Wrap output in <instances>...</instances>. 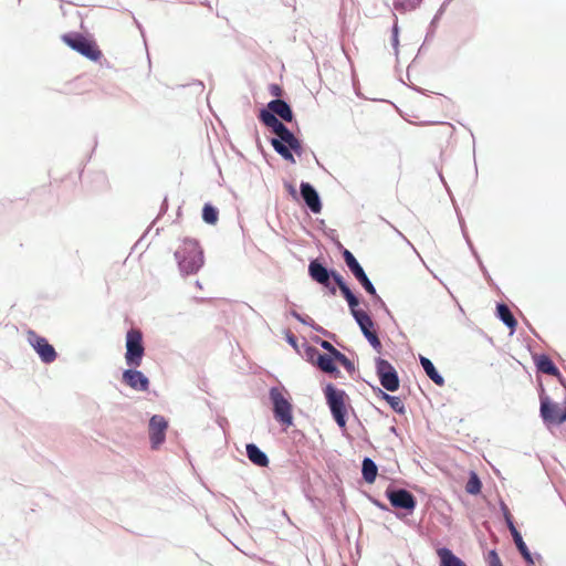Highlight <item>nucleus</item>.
Listing matches in <instances>:
<instances>
[{
	"label": "nucleus",
	"instance_id": "1",
	"mask_svg": "<svg viewBox=\"0 0 566 566\" xmlns=\"http://www.w3.org/2000/svg\"><path fill=\"white\" fill-rule=\"evenodd\" d=\"M175 258L182 275L193 274L203 265V252L198 242L192 239H186L182 242L176 250Z\"/></svg>",
	"mask_w": 566,
	"mask_h": 566
},
{
	"label": "nucleus",
	"instance_id": "2",
	"mask_svg": "<svg viewBox=\"0 0 566 566\" xmlns=\"http://www.w3.org/2000/svg\"><path fill=\"white\" fill-rule=\"evenodd\" d=\"M324 395L326 399V403L331 410V413L338 424L339 428L344 429L346 427V415L347 409L345 405V399L347 397L346 392L342 389L336 388L332 384H327L324 388Z\"/></svg>",
	"mask_w": 566,
	"mask_h": 566
},
{
	"label": "nucleus",
	"instance_id": "3",
	"mask_svg": "<svg viewBox=\"0 0 566 566\" xmlns=\"http://www.w3.org/2000/svg\"><path fill=\"white\" fill-rule=\"evenodd\" d=\"M62 41L72 50L76 51L86 59L97 62L103 53L95 41L87 39L81 33H66L62 35Z\"/></svg>",
	"mask_w": 566,
	"mask_h": 566
},
{
	"label": "nucleus",
	"instance_id": "4",
	"mask_svg": "<svg viewBox=\"0 0 566 566\" xmlns=\"http://www.w3.org/2000/svg\"><path fill=\"white\" fill-rule=\"evenodd\" d=\"M284 391V388L272 387L269 390V398L275 420L284 426H291L293 423L292 405Z\"/></svg>",
	"mask_w": 566,
	"mask_h": 566
},
{
	"label": "nucleus",
	"instance_id": "5",
	"mask_svg": "<svg viewBox=\"0 0 566 566\" xmlns=\"http://www.w3.org/2000/svg\"><path fill=\"white\" fill-rule=\"evenodd\" d=\"M144 355L143 334L139 329L130 328L126 334V364L129 367L137 368L142 365Z\"/></svg>",
	"mask_w": 566,
	"mask_h": 566
},
{
	"label": "nucleus",
	"instance_id": "6",
	"mask_svg": "<svg viewBox=\"0 0 566 566\" xmlns=\"http://www.w3.org/2000/svg\"><path fill=\"white\" fill-rule=\"evenodd\" d=\"M343 258L344 261L348 268V270L352 272V274L355 276V279L359 282V284L363 286V289L370 295V296H377V291L373 284V282L367 276L365 270L359 264L355 255L347 249H344L343 251Z\"/></svg>",
	"mask_w": 566,
	"mask_h": 566
},
{
	"label": "nucleus",
	"instance_id": "7",
	"mask_svg": "<svg viewBox=\"0 0 566 566\" xmlns=\"http://www.w3.org/2000/svg\"><path fill=\"white\" fill-rule=\"evenodd\" d=\"M376 373L380 385L388 391H396L399 388V377L394 366L386 359H376Z\"/></svg>",
	"mask_w": 566,
	"mask_h": 566
},
{
	"label": "nucleus",
	"instance_id": "8",
	"mask_svg": "<svg viewBox=\"0 0 566 566\" xmlns=\"http://www.w3.org/2000/svg\"><path fill=\"white\" fill-rule=\"evenodd\" d=\"M260 119L262 123L274 133L280 140L272 138L271 142H297L294 135L279 120L274 114L268 111H261Z\"/></svg>",
	"mask_w": 566,
	"mask_h": 566
},
{
	"label": "nucleus",
	"instance_id": "9",
	"mask_svg": "<svg viewBox=\"0 0 566 566\" xmlns=\"http://www.w3.org/2000/svg\"><path fill=\"white\" fill-rule=\"evenodd\" d=\"M28 339L44 364H51L56 359L57 354L54 347L44 337L34 332H29Z\"/></svg>",
	"mask_w": 566,
	"mask_h": 566
},
{
	"label": "nucleus",
	"instance_id": "10",
	"mask_svg": "<svg viewBox=\"0 0 566 566\" xmlns=\"http://www.w3.org/2000/svg\"><path fill=\"white\" fill-rule=\"evenodd\" d=\"M168 421L160 415H154L148 424L149 440L153 449H158L166 439Z\"/></svg>",
	"mask_w": 566,
	"mask_h": 566
},
{
	"label": "nucleus",
	"instance_id": "11",
	"mask_svg": "<svg viewBox=\"0 0 566 566\" xmlns=\"http://www.w3.org/2000/svg\"><path fill=\"white\" fill-rule=\"evenodd\" d=\"M333 270L327 269L317 259L308 264V275L316 283L327 287L332 294L336 293V287L331 285Z\"/></svg>",
	"mask_w": 566,
	"mask_h": 566
},
{
	"label": "nucleus",
	"instance_id": "12",
	"mask_svg": "<svg viewBox=\"0 0 566 566\" xmlns=\"http://www.w3.org/2000/svg\"><path fill=\"white\" fill-rule=\"evenodd\" d=\"M386 496L390 504L396 509H402L411 512L415 510L417 504L415 496L405 489H388L386 491Z\"/></svg>",
	"mask_w": 566,
	"mask_h": 566
},
{
	"label": "nucleus",
	"instance_id": "13",
	"mask_svg": "<svg viewBox=\"0 0 566 566\" xmlns=\"http://www.w3.org/2000/svg\"><path fill=\"white\" fill-rule=\"evenodd\" d=\"M354 318L359 326L363 335L366 337V339L369 342V344L376 349L379 350L381 348L380 339L375 332L374 327L375 324L370 316L366 313H354Z\"/></svg>",
	"mask_w": 566,
	"mask_h": 566
},
{
	"label": "nucleus",
	"instance_id": "14",
	"mask_svg": "<svg viewBox=\"0 0 566 566\" xmlns=\"http://www.w3.org/2000/svg\"><path fill=\"white\" fill-rule=\"evenodd\" d=\"M300 195L306 207L311 210V212L319 213L322 211L321 197L317 190L310 182H301Z\"/></svg>",
	"mask_w": 566,
	"mask_h": 566
},
{
	"label": "nucleus",
	"instance_id": "15",
	"mask_svg": "<svg viewBox=\"0 0 566 566\" xmlns=\"http://www.w3.org/2000/svg\"><path fill=\"white\" fill-rule=\"evenodd\" d=\"M123 381L136 391H147L149 379L134 367L123 371Z\"/></svg>",
	"mask_w": 566,
	"mask_h": 566
},
{
	"label": "nucleus",
	"instance_id": "16",
	"mask_svg": "<svg viewBox=\"0 0 566 566\" xmlns=\"http://www.w3.org/2000/svg\"><path fill=\"white\" fill-rule=\"evenodd\" d=\"M541 417L543 421L547 424H555L554 418H556L560 411V407L553 402L548 396H541Z\"/></svg>",
	"mask_w": 566,
	"mask_h": 566
},
{
	"label": "nucleus",
	"instance_id": "17",
	"mask_svg": "<svg viewBox=\"0 0 566 566\" xmlns=\"http://www.w3.org/2000/svg\"><path fill=\"white\" fill-rule=\"evenodd\" d=\"M535 364L538 371L557 377L560 384L566 388V384L562 379V375L558 368L554 365L553 360L548 356H538L535 360Z\"/></svg>",
	"mask_w": 566,
	"mask_h": 566
},
{
	"label": "nucleus",
	"instance_id": "18",
	"mask_svg": "<svg viewBox=\"0 0 566 566\" xmlns=\"http://www.w3.org/2000/svg\"><path fill=\"white\" fill-rule=\"evenodd\" d=\"M266 111L274 114V116H280L283 120H286V122H291L293 118V113H292L290 105L281 98L271 101L268 104Z\"/></svg>",
	"mask_w": 566,
	"mask_h": 566
},
{
	"label": "nucleus",
	"instance_id": "19",
	"mask_svg": "<svg viewBox=\"0 0 566 566\" xmlns=\"http://www.w3.org/2000/svg\"><path fill=\"white\" fill-rule=\"evenodd\" d=\"M247 457L255 465L265 468L269 464L268 455L254 443H248Z\"/></svg>",
	"mask_w": 566,
	"mask_h": 566
},
{
	"label": "nucleus",
	"instance_id": "20",
	"mask_svg": "<svg viewBox=\"0 0 566 566\" xmlns=\"http://www.w3.org/2000/svg\"><path fill=\"white\" fill-rule=\"evenodd\" d=\"M437 555L440 559L439 566H468L460 557H458L448 547L438 548Z\"/></svg>",
	"mask_w": 566,
	"mask_h": 566
},
{
	"label": "nucleus",
	"instance_id": "21",
	"mask_svg": "<svg viewBox=\"0 0 566 566\" xmlns=\"http://www.w3.org/2000/svg\"><path fill=\"white\" fill-rule=\"evenodd\" d=\"M419 363L430 380H432L438 386L444 385V378L439 374L433 363L429 358L419 355Z\"/></svg>",
	"mask_w": 566,
	"mask_h": 566
},
{
	"label": "nucleus",
	"instance_id": "22",
	"mask_svg": "<svg viewBox=\"0 0 566 566\" xmlns=\"http://www.w3.org/2000/svg\"><path fill=\"white\" fill-rule=\"evenodd\" d=\"M511 535L513 537V541L516 545L517 551L520 552L522 557L525 559V562L528 564H533L534 560H533L532 554H531L530 549L527 548L525 542L523 541L521 533L517 531V528L515 526L511 527Z\"/></svg>",
	"mask_w": 566,
	"mask_h": 566
},
{
	"label": "nucleus",
	"instance_id": "23",
	"mask_svg": "<svg viewBox=\"0 0 566 566\" xmlns=\"http://www.w3.org/2000/svg\"><path fill=\"white\" fill-rule=\"evenodd\" d=\"M275 151L280 154L284 159L294 163L292 151L300 154L302 151V144H271Z\"/></svg>",
	"mask_w": 566,
	"mask_h": 566
},
{
	"label": "nucleus",
	"instance_id": "24",
	"mask_svg": "<svg viewBox=\"0 0 566 566\" xmlns=\"http://www.w3.org/2000/svg\"><path fill=\"white\" fill-rule=\"evenodd\" d=\"M497 317L506 325L509 328L514 329L516 327V319L513 316L509 306L504 303H499L496 306Z\"/></svg>",
	"mask_w": 566,
	"mask_h": 566
},
{
	"label": "nucleus",
	"instance_id": "25",
	"mask_svg": "<svg viewBox=\"0 0 566 566\" xmlns=\"http://www.w3.org/2000/svg\"><path fill=\"white\" fill-rule=\"evenodd\" d=\"M377 472H378V468H377L376 463L374 462V460H371L370 458H365L361 463L363 479L367 483H373L376 480Z\"/></svg>",
	"mask_w": 566,
	"mask_h": 566
},
{
	"label": "nucleus",
	"instance_id": "26",
	"mask_svg": "<svg viewBox=\"0 0 566 566\" xmlns=\"http://www.w3.org/2000/svg\"><path fill=\"white\" fill-rule=\"evenodd\" d=\"M316 364L319 369L327 374H339L338 368L336 367L333 358L327 356V354H317Z\"/></svg>",
	"mask_w": 566,
	"mask_h": 566
},
{
	"label": "nucleus",
	"instance_id": "27",
	"mask_svg": "<svg viewBox=\"0 0 566 566\" xmlns=\"http://www.w3.org/2000/svg\"><path fill=\"white\" fill-rule=\"evenodd\" d=\"M459 220H460V226H461L462 234H463V237H464V239H465V241H467V243H468V245H469V248H470V250H471L472 254H473V255H474V258L476 259V261H478V263H479V266H480V269H481L482 273L484 274V276L486 277V280L491 283V282H492V279H491V276H490V274H489L488 270L485 269V266H484L483 262L481 261V259H480V256H479L478 252L475 251V249H474V247H473V244H472V242H471V240H470V238H469V235H468V233H467V231H465V224H464V221L462 220V218H459Z\"/></svg>",
	"mask_w": 566,
	"mask_h": 566
},
{
	"label": "nucleus",
	"instance_id": "28",
	"mask_svg": "<svg viewBox=\"0 0 566 566\" xmlns=\"http://www.w3.org/2000/svg\"><path fill=\"white\" fill-rule=\"evenodd\" d=\"M381 398L385 399L389 406L399 415H403L406 412V408L403 402L399 397L391 396L382 390H380Z\"/></svg>",
	"mask_w": 566,
	"mask_h": 566
},
{
	"label": "nucleus",
	"instance_id": "29",
	"mask_svg": "<svg viewBox=\"0 0 566 566\" xmlns=\"http://www.w3.org/2000/svg\"><path fill=\"white\" fill-rule=\"evenodd\" d=\"M218 210L210 203H206L202 209V219L208 224H214L218 221Z\"/></svg>",
	"mask_w": 566,
	"mask_h": 566
},
{
	"label": "nucleus",
	"instance_id": "30",
	"mask_svg": "<svg viewBox=\"0 0 566 566\" xmlns=\"http://www.w3.org/2000/svg\"><path fill=\"white\" fill-rule=\"evenodd\" d=\"M482 483L475 472H471L470 478L465 485V491L469 494H478L481 492Z\"/></svg>",
	"mask_w": 566,
	"mask_h": 566
},
{
	"label": "nucleus",
	"instance_id": "31",
	"mask_svg": "<svg viewBox=\"0 0 566 566\" xmlns=\"http://www.w3.org/2000/svg\"><path fill=\"white\" fill-rule=\"evenodd\" d=\"M421 0H395V7L402 8L405 10H411L415 9Z\"/></svg>",
	"mask_w": 566,
	"mask_h": 566
},
{
	"label": "nucleus",
	"instance_id": "32",
	"mask_svg": "<svg viewBox=\"0 0 566 566\" xmlns=\"http://www.w3.org/2000/svg\"><path fill=\"white\" fill-rule=\"evenodd\" d=\"M345 300L349 306V310H350V313L353 316H354V313H363L364 312L363 310L357 308V306L359 304V300L357 298V296L355 294L350 295L348 298H345Z\"/></svg>",
	"mask_w": 566,
	"mask_h": 566
},
{
	"label": "nucleus",
	"instance_id": "33",
	"mask_svg": "<svg viewBox=\"0 0 566 566\" xmlns=\"http://www.w3.org/2000/svg\"><path fill=\"white\" fill-rule=\"evenodd\" d=\"M500 506H501V511L503 513L504 520L506 522V525H507L509 530L511 531V527L515 526V525H514L512 515L510 513V510L504 502H501Z\"/></svg>",
	"mask_w": 566,
	"mask_h": 566
},
{
	"label": "nucleus",
	"instance_id": "34",
	"mask_svg": "<svg viewBox=\"0 0 566 566\" xmlns=\"http://www.w3.org/2000/svg\"><path fill=\"white\" fill-rule=\"evenodd\" d=\"M489 564L490 566H503L497 553L494 549L489 552Z\"/></svg>",
	"mask_w": 566,
	"mask_h": 566
},
{
	"label": "nucleus",
	"instance_id": "35",
	"mask_svg": "<svg viewBox=\"0 0 566 566\" xmlns=\"http://www.w3.org/2000/svg\"><path fill=\"white\" fill-rule=\"evenodd\" d=\"M553 420H555V424H560L566 421V399L563 402V408H560L558 416Z\"/></svg>",
	"mask_w": 566,
	"mask_h": 566
},
{
	"label": "nucleus",
	"instance_id": "36",
	"mask_svg": "<svg viewBox=\"0 0 566 566\" xmlns=\"http://www.w3.org/2000/svg\"><path fill=\"white\" fill-rule=\"evenodd\" d=\"M332 279L334 280V282L336 283V285L338 286V289H343L344 286H346V282L343 280L342 275H339L336 271L333 270V274H332Z\"/></svg>",
	"mask_w": 566,
	"mask_h": 566
},
{
	"label": "nucleus",
	"instance_id": "37",
	"mask_svg": "<svg viewBox=\"0 0 566 566\" xmlns=\"http://www.w3.org/2000/svg\"><path fill=\"white\" fill-rule=\"evenodd\" d=\"M269 90H270L271 95L274 97H277V98H280L283 94L282 87L277 84L270 85Z\"/></svg>",
	"mask_w": 566,
	"mask_h": 566
},
{
	"label": "nucleus",
	"instance_id": "38",
	"mask_svg": "<svg viewBox=\"0 0 566 566\" xmlns=\"http://www.w3.org/2000/svg\"><path fill=\"white\" fill-rule=\"evenodd\" d=\"M349 374L355 371L354 363L346 356L342 363H339Z\"/></svg>",
	"mask_w": 566,
	"mask_h": 566
},
{
	"label": "nucleus",
	"instance_id": "39",
	"mask_svg": "<svg viewBox=\"0 0 566 566\" xmlns=\"http://www.w3.org/2000/svg\"><path fill=\"white\" fill-rule=\"evenodd\" d=\"M371 297L376 305H378L380 308H384L387 313H389L386 303L378 294H377V296H371Z\"/></svg>",
	"mask_w": 566,
	"mask_h": 566
},
{
	"label": "nucleus",
	"instance_id": "40",
	"mask_svg": "<svg viewBox=\"0 0 566 566\" xmlns=\"http://www.w3.org/2000/svg\"><path fill=\"white\" fill-rule=\"evenodd\" d=\"M286 340H287V343H289L291 346H293L294 348H296V347H297V339H296V337H295L293 334H291L290 332H287V333H286Z\"/></svg>",
	"mask_w": 566,
	"mask_h": 566
},
{
	"label": "nucleus",
	"instance_id": "41",
	"mask_svg": "<svg viewBox=\"0 0 566 566\" xmlns=\"http://www.w3.org/2000/svg\"><path fill=\"white\" fill-rule=\"evenodd\" d=\"M300 323L307 325L310 327H313L315 325V322L310 316H301Z\"/></svg>",
	"mask_w": 566,
	"mask_h": 566
},
{
	"label": "nucleus",
	"instance_id": "42",
	"mask_svg": "<svg viewBox=\"0 0 566 566\" xmlns=\"http://www.w3.org/2000/svg\"><path fill=\"white\" fill-rule=\"evenodd\" d=\"M318 344L323 349L327 350L328 353L334 348V346L327 340H319Z\"/></svg>",
	"mask_w": 566,
	"mask_h": 566
},
{
	"label": "nucleus",
	"instance_id": "43",
	"mask_svg": "<svg viewBox=\"0 0 566 566\" xmlns=\"http://www.w3.org/2000/svg\"><path fill=\"white\" fill-rule=\"evenodd\" d=\"M339 290H340V293L343 294L344 298H348L350 295L354 294L348 285H346V286H344L343 289H339Z\"/></svg>",
	"mask_w": 566,
	"mask_h": 566
},
{
	"label": "nucleus",
	"instance_id": "44",
	"mask_svg": "<svg viewBox=\"0 0 566 566\" xmlns=\"http://www.w3.org/2000/svg\"><path fill=\"white\" fill-rule=\"evenodd\" d=\"M312 328L314 331L323 334L324 336H329V333L326 329H324L322 326L317 325V324H315Z\"/></svg>",
	"mask_w": 566,
	"mask_h": 566
},
{
	"label": "nucleus",
	"instance_id": "45",
	"mask_svg": "<svg viewBox=\"0 0 566 566\" xmlns=\"http://www.w3.org/2000/svg\"><path fill=\"white\" fill-rule=\"evenodd\" d=\"M340 352L336 349L335 347L327 354V356H331L333 358V361L335 363L336 357L338 356Z\"/></svg>",
	"mask_w": 566,
	"mask_h": 566
},
{
	"label": "nucleus",
	"instance_id": "46",
	"mask_svg": "<svg viewBox=\"0 0 566 566\" xmlns=\"http://www.w3.org/2000/svg\"><path fill=\"white\" fill-rule=\"evenodd\" d=\"M287 190H289V193H290L293 198H295V197H296V190H295V188H294L292 185H289Z\"/></svg>",
	"mask_w": 566,
	"mask_h": 566
},
{
	"label": "nucleus",
	"instance_id": "47",
	"mask_svg": "<svg viewBox=\"0 0 566 566\" xmlns=\"http://www.w3.org/2000/svg\"><path fill=\"white\" fill-rule=\"evenodd\" d=\"M290 314H291V316H293L294 318H296L300 322L301 316H302L300 313H297L296 311L292 310L290 312Z\"/></svg>",
	"mask_w": 566,
	"mask_h": 566
},
{
	"label": "nucleus",
	"instance_id": "48",
	"mask_svg": "<svg viewBox=\"0 0 566 566\" xmlns=\"http://www.w3.org/2000/svg\"><path fill=\"white\" fill-rule=\"evenodd\" d=\"M344 358H346V356L343 353H339L338 356L336 357L335 361L342 363L344 360Z\"/></svg>",
	"mask_w": 566,
	"mask_h": 566
},
{
	"label": "nucleus",
	"instance_id": "49",
	"mask_svg": "<svg viewBox=\"0 0 566 566\" xmlns=\"http://www.w3.org/2000/svg\"><path fill=\"white\" fill-rule=\"evenodd\" d=\"M395 231L398 233V235H400L401 238H403L406 240V238L402 235V233L400 231H398L397 229H395Z\"/></svg>",
	"mask_w": 566,
	"mask_h": 566
},
{
	"label": "nucleus",
	"instance_id": "50",
	"mask_svg": "<svg viewBox=\"0 0 566 566\" xmlns=\"http://www.w3.org/2000/svg\"><path fill=\"white\" fill-rule=\"evenodd\" d=\"M406 243H407L408 245H411V242H410L409 240H407V239H406Z\"/></svg>",
	"mask_w": 566,
	"mask_h": 566
},
{
	"label": "nucleus",
	"instance_id": "51",
	"mask_svg": "<svg viewBox=\"0 0 566 566\" xmlns=\"http://www.w3.org/2000/svg\"><path fill=\"white\" fill-rule=\"evenodd\" d=\"M406 243H407L408 245H411V242H410L409 240H407V239H406Z\"/></svg>",
	"mask_w": 566,
	"mask_h": 566
},
{
	"label": "nucleus",
	"instance_id": "52",
	"mask_svg": "<svg viewBox=\"0 0 566 566\" xmlns=\"http://www.w3.org/2000/svg\"><path fill=\"white\" fill-rule=\"evenodd\" d=\"M406 243H407L408 245H411V242H410L409 240H407V239H406Z\"/></svg>",
	"mask_w": 566,
	"mask_h": 566
}]
</instances>
